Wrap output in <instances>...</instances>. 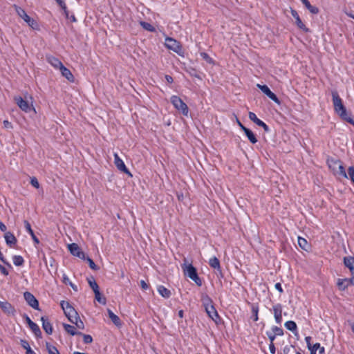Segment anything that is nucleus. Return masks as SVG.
I'll return each instance as SVG.
<instances>
[{"label":"nucleus","instance_id":"nucleus-46","mask_svg":"<svg viewBox=\"0 0 354 354\" xmlns=\"http://www.w3.org/2000/svg\"><path fill=\"white\" fill-rule=\"evenodd\" d=\"M248 117L250 120H252L254 123H255L257 125L259 124H261V120L259 119L256 114L253 112H249Z\"/></svg>","mask_w":354,"mask_h":354},{"label":"nucleus","instance_id":"nucleus-61","mask_svg":"<svg viewBox=\"0 0 354 354\" xmlns=\"http://www.w3.org/2000/svg\"><path fill=\"white\" fill-rule=\"evenodd\" d=\"M269 349H270V352L272 354H274L275 353L276 348H275V346L274 344V342L270 343V344H269Z\"/></svg>","mask_w":354,"mask_h":354},{"label":"nucleus","instance_id":"nucleus-28","mask_svg":"<svg viewBox=\"0 0 354 354\" xmlns=\"http://www.w3.org/2000/svg\"><path fill=\"white\" fill-rule=\"evenodd\" d=\"M157 290L158 293L165 299L169 298L171 295V291L162 285L158 286L157 288Z\"/></svg>","mask_w":354,"mask_h":354},{"label":"nucleus","instance_id":"nucleus-8","mask_svg":"<svg viewBox=\"0 0 354 354\" xmlns=\"http://www.w3.org/2000/svg\"><path fill=\"white\" fill-rule=\"evenodd\" d=\"M24 297L26 303L35 310H40L39 301L36 297L30 292H25Z\"/></svg>","mask_w":354,"mask_h":354},{"label":"nucleus","instance_id":"nucleus-4","mask_svg":"<svg viewBox=\"0 0 354 354\" xmlns=\"http://www.w3.org/2000/svg\"><path fill=\"white\" fill-rule=\"evenodd\" d=\"M335 113L344 121H346L351 124L354 125V120L351 117V113H348L346 108L344 104L337 105L336 108H334Z\"/></svg>","mask_w":354,"mask_h":354},{"label":"nucleus","instance_id":"nucleus-42","mask_svg":"<svg viewBox=\"0 0 354 354\" xmlns=\"http://www.w3.org/2000/svg\"><path fill=\"white\" fill-rule=\"evenodd\" d=\"M46 346L48 354H60L58 349L55 346H53L48 342H46Z\"/></svg>","mask_w":354,"mask_h":354},{"label":"nucleus","instance_id":"nucleus-20","mask_svg":"<svg viewBox=\"0 0 354 354\" xmlns=\"http://www.w3.org/2000/svg\"><path fill=\"white\" fill-rule=\"evenodd\" d=\"M340 162V160L337 158H334L333 157H328L326 160V163L330 170L333 171V172L337 171V169L338 167V164Z\"/></svg>","mask_w":354,"mask_h":354},{"label":"nucleus","instance_id":"nucleus-23","mask_svg":"<svg viewBox=\"0 0 354 354\" xmlns=\"http://www.w3.org/2000/svg\"><path fill=\"white\" fill-rule=\"evenodd\" d=\"M59 69H60L62 76H64L65 78H66L71 82H74V76L68 68H67L64 65H62L59 68Z\"/></svg>","mask_w":354,"mask_h":354},{"label":"nucleus","instance_id":"nucleus-29","mask_svg":"<svg viewBox=\"0 0 354 354\" xmlns=\"http://www.w3.org/2000/svg\"><path fill=\"white\" fill-rule=\"evenodd\" d=\"M28 326L37 338H41V337H42L41 331L39 326L36 323L32 322V323L30 324V325H28Z\"/></svg>","mask_w":354,"mask_h":354},{"label":"nucleus","instance_id":"nucleus-13","mask_svg":"<svg viewBox=\"0 0 354 354\" xmlns=\"http://www.w3.org/2000/svg\"><path fill=\"white\" fill-rule=\"evenodd\" d=\"M0 308L8 316H15V315L16 310H15V307L7 301H0Z\"/></svg>","mask_w":354,"mask_h":354},{"label":"nucleus","instance_id":"nucleus-45","mask_svg":"<svg viewBox=\"0 0 354 354\" xmlns=\"http://www.w3.org/2000/svg\"><path fill=\"white\" fill-rule=\"evenodd\" d=\"M75 318V324L76 325L77 328L79 329L84 330V324L80 318L79 315H77L74 317Z\"/></svg>","mask_w":354,"mask_h":354},{"label":"nucleus","instance_id":"nucleus-64","mask_svg":"<svg viewBox=\"0 0 354 354\" xmlns=\"http://www.w3.org/2000/svg\"><path fill=\"white\" fill-rule=\"evenodd\" d=\"M274 287L280 293H282L283 292L281 284L280 283H275Z\"/></svg>","mask_w":354,"mask_h":354},{"label":"nucleus","instance_id":"nucleus-43","mask_svg":"<svg viewBox=\"0 0 354 354\" xmlns=\"http://www.w3.org/2000/svg\"><path fill=\"white\" fill-rule=\"evenodd\" d=\"M201 57L208 64H214V59L205 52L200 53Z\"/></svg>","mask_w":354,"mask_h":354},{"label":"nucleus","instance_id":"nucleus-44","mask_svg":"<svg viewBox=\"0 0 354 354\" xmlns=\"http://www.w3.org/2000/svg\"><path fill=\"white\" fill-rule=\"evenodd\" d=\"M272 310L274 315H282V305L281 304H277L273 306Z\"/></svg>","mask_w":354,"mask_h":354},{"label":"nucleus","instance_id":"nucleus-55","mask_svg":"<svg viewBox=\"0 0 354 354\" xmlns=\"http://www.w3.org/2000/svg\"><path fill=\"white\" fill-rule=\"evenodd\" d=\"M258 126L262 127L266 132L270 131L269 127L263 121H261V124H259Z\"/></svg>","mask_w":354,"mask_h":354},{"label":"nucleus","instance_id":"nucleus-40","mask_svg":"<svg viewBox=\"0 0 354 354\" xmlns=\"http://www.w3.org/2000/svg\"><path fill=\"white\" fill-rule=\"evenodd\" d=\"M140 26L146 30L153 32L156 31V28L150 24L146 21H141L140 22Z\"/></svg>","mask_w":354,"mask_h":354},{"label":"nucleus","instance_id":"nucleus-53","mask_svg":"<svg viewBox=\"0 0 354 354\" xmlns=\"http://www.w3.org/2000/svg\"><path fill=\"white\" fill-rule=\"evenodd\" d=\"M266 335H267L270 343L274 342V341L277 337L275 335V334H274L272 331H267Z\"/></svg>","mask_w":354,"mask_h":354},{"label":"nucleus","instance_id":"nucleus-41","mask_svg":"<svg viewBox=\"0 0 354 354\" xmlns=\"http://www.w3.org/2000/svg\"><path fill=\"white\" fill-rule=\"evenodd\" d=\"M298 245H299V247L301 249H303L306 251L308 250V244L306 239H305L304 238H302L300 236L298 237Z\"/></svg>","mask_w":354,"mask_h":354},{"label":"nucleus","instance_id":"nucleus-5","mask_svg":"<svg viewBox=\"0 0 354 354\" xmlns=\"http://www.w3.org/2000/svg\"><path fill=\"white\" fill-rule=\"evenodd\" d=\"M60 306L69 322H73V317L78 315L75 309L67 301H62Z\"/></svg>","mask_w":354,"mask_h":354},{"label":"nucleus","instance_id":"nucleus-11","mask_svg":"<svg viewBox=\"0 0 354 354\" xmlns=\"http://www.w3.org/2000/svg\"><path fill=\"white\" fill-rule=\"evenodd\" d=\"M290 13L292 15V16L294 17V19H295V24L297 25V26L302 30L304 32H310V30L308 28H307L305 24L302 22L297 11L293 8H290Z\"/></svg>","mask_w":354,"mask_h":354},{"label":"nucleus","instance_id":"nucleus-22","mask_svg":"<svg viewBox=\"0 0 354 354\" xmlns=\"http://www.w3.org/2000/svg\"><path fill=\"white\" fill-rule=\"evenodd\" d=\"M47 62L55 68H59L62 65V62L57 57L53 55L46 56Z\"/></svg>","mask_w":354,"mask_h":354},{"label":"nucleus","instance_id":"nucleus-34","mask_svg":"<svg viewBox=\"0 0 354 354\" xmlns=\"http://www.w3.org/2000/svg\"><path fill=\"white\" fill-rule=\"evenodd\" d=\"M20 344L21 347L26 350V354H36L35 351L31 349L28 342L26 339H21Z\"/></svg>","mask_w":354,"mask_h":354},{"label":"nucleus","instance_id":"nucleus-63","mask_svg":"<svg viewBox=\"0 0 354 354\" xmlns=\"http://www.w3.org/2000/svg\"><path fill=\"white\" fill-rule=\"evenodd\" d=\"M275 322L278 324H281L282 322V315H274Z\"/></svg>","mask_w":354,"mask_h":354},{"label":"nucleus","instance_id":"nucleus-49","mask_svg":"<svg viewBox=\"0 0 354 354\" xmlns=\"http://www.w3.org/2000/svg\"><path fill=\"white\" fill-rule=\"evenodd\" d=\"M83 337V341L84 344H91L93 342V337L90 335H86L82 333V335H80Z\"/></svg>","mask_w":354,"mask_h":354},{"label":"nucleus","instance_id":"nucleus-52","mask_svg":"<svg viewBox=\"0 0 354 354\" xmlns=\"http://www.w3.org/2000/svg\"><path fill=\"white\" fill-rule=\"evenodd\" d=\"M30 184L32 186H33L34 187H35L37 189H38L39 187V183L36 177L31 178Z\"/></svg>","mask_w":354,"mask_h":354},{"label":"nucleus","instance_id":"nucleus-39","mask_svg":"<svg viewBox=\"0 0 354 354\" xmlns=\"http://www.w3.org/2000/svg\"><path fill=\"white\" fill-rule=\"evenodd\" d=\"M82 259L85 260L88 262L90 268L92 269L93 270L97 271L100 269V267L97 266L93 260L92 259H91L89 257L85 255V259Z\"/></svg>","mask_w":354,"mask_h":354},{"label":"nucleus","instance_id":"nucleus-12","mask_svg":"<svg viewBox=\"0 0 354 354\" xmlns=\"http://www.w3.org/2000/svg\"><path fill=\"white\" fill-rule=\"evenodd\" d=\"M15 102L19 107L24 111L28 113L31 110H35L32 105H30L28 102L24 100V98L21 96H17L15 97Z\"/></svg>","mask_w":354,"mask_h":354},{"label":"nucleus","instance_id":"nucleus-51","mask_svg":"<svg viewBox=\"0 0 354 354\" xmlns=\"http://www.w3.org/2000/svg\"><path fill=\"white\" fill-rule=\"evenodd\" d=\"M348 174L351 180L354 183V166H351L348 167Z\"/></svg>","mask_w":354,"mask_h":354},{"label":"nucleus","instance_id":"nucleus-60","mask_svg":"<svg viewBox=\"0 0 354 354\" xmlns=\"http://www.w3.org/2000/svg\"><path fill=\"white\" fill-rule=\"evenodd\" d=\"M140 286L145 290H147L149 288V284L147 283L144 280L140 281Z\"/></svg>","mask_w":354,"mask_h":354},{"label":"nucleus","instance_id":"nucleus-27","mask_svg":"<svg viewBox=\"0 0 354 354\" xmlns=\"http://www.w3.org/2000/svg\"><path fill=\"white\" fill-rule=\"evenodd\" d=\"M63 327L64 328V330L71 335L72 336H74V335H82V332H79V331H77L75 330V328L72 326V325H70L68 324H65L64 323L63 324Z\"/></svg>","mask_w":354,"mask_h":354},{"label":"nucleus","instance_id":"nucleus-36","mask_svg":"<svg viewBox=\"0 0 354 354\" xmlns=\"http://www.w3.org/2000/svg\"><path fill=\"white\" fill-rule=\"evenodd\" d=\"M95 294V299L97 300V302L102 305H105L106 303V299L105 297H104L101 292H100V290L94 292Z\"/></svg>","mask_w":354,"mask_h":354},{"label":"nucleus","instance_id":"nucleus-48","mask_svg":"<svg viewBox=\"0 0 354 354\" xmlns=\"http://www.w3.org/2000/svg\"><path fill=\"white\" fill-rule=\"evenodd\" d=\"M190 279H192L193 281L195 282V283L198 286H202V280L201 279L198 277V272L196 273L192 278H190Z\"/></svg>","mask_w":354,"mask_h":354},{"label":"nucleus","instance_id":"nucleus-38","mask_svg":"<svg viewBox=\"0 0 354 354\" xmlns=\"http://www.w3.org/2000/svg\"><path fill=\"white\" fill-rule=\"evenodd\" d=\"M13 263L16 266H22L24 263V259L23 257L20 255H15L12 257Z\"/></svg>","mask_w":354,"mask_h":354},{"label":"nucleus","instance_id":"nucleus-25","mask_svg":"<svg viewBox=\"0 0 354 354\" xmlns=\"http://www.w3.org/2000/svg\"><path fill=\"white\" fill-rule=\"evenodd\" d=\"M284 326L288 330L292 331L295 336H298L297 326L295 322L292 320L287 321Z\"/></svg>","mask_w":354,"mask_h":354},{"label":"nucleus","instance_id":"nucleus-32","mask_svg":"<svg viewBox=\"0 0 354 354\" xmlns=\"http://www.w3.org/2000/svg\"><path fill=\"white\" fill-rule=\"evenodd\" d=\"M331 95L334 108H336L337 105H339L343 103L342 100L339 97L337 91H333Z\"/></svg>","mask_w":354,"mask_h":354},{"label":"nucleus","instance_id":"nucleus-33","mask_svg":"<svg viewBox=\"0 0 354 354\" xmlns=\"http://www.w3.org/2000/svg\"><path fill=\"white\" fill-rule=\"evenodd\" d=\"M337 165H338V167H337V171L334 172V174H337V175H339L340 176H342L344 178H348V175H347V174L346 172L345 168L343 166L341 160H340V162Z\"/></svg>","mask_w":354,"mask_h":354},{"label":"nucleus","instance_id":"nucleus-31","mask_svg":"<svg viewBox=\"0 0 354 354\" xmlns=\"http://www.w3.org/2000/svg\"><path fill=\"white\" fill-rule=\"evenodd\" d=\"M251 310H252V317L251 319L254 322H257L259 320V305L258 304H252L251 305Z\"/></svg>","mask_w":354,"mask_h":354},{"label":"nucleus","instance_id":"nucleus-47","mask_svg":"<svg viewBox=\"0 0 354 354\" xmlns=\"http://www.w3.org/2000/svg\"><path fill=\"white\" fill-rule=\"evenodd\" d=\"M272 332L275 334L276 336H282L283 335V330L281 328L273 326L272 327Z\"/></svg>","mask_w":354,"mask_h":354},{"label":"nucleus","instance_id":"nucleus-16","mask_svg":"<svg viewBox=\"0 0 354 354\" xmlns=\"http://www.w3.org/2000/svg\"><path fill=\"white\" fill-rule=\"evenodd\" d=\"M4 238L6 244L10 248H15L17 243V239L11 232H6Z\"/></svg>","mask_w":354,"mask_h":354},{"label":"nucleus","instance_id":"nucleus-26","mask_svg":"<svg viewBox=\"0 0 354 354\" xmlns=\"http://www.w3.org/2000/svg\"><path fill=\"white\" fill-rule=\"evenodd\" d=\"M243 131L244 132L245 135L246 136V137L248 138V139L252 144H256L258 142V140L256 138V136L252 131V130H250V129L246 127L243 129Z\"/></svg>","mask_w":354,"mask_h":354},{"label":"nucleus","instance_id":"nucleus-37","mask_svg":"<svg viewBox=\"0 0 354 354\" xmlns=\"http://www.w3.org/2000/svg\"><path fill=\"white\" fill-rule=\"evenodd\" d=\"M87 281L93 292L100 290L99 286L97 285L93 277L91 276V277L87 278Z\"/></svg>","mask_w":354,"mask_h":354},{"label":"nucleus","instance_id":"nucleus-7","mask_svg":"<svg viewBox=\"0 0 354 354\" xmlns=\"http://www.w3.org/2000/svg\"><path fill=\"white\" fill-rule=\"evenodd\" d=\"M257 86L263 93L267 97H268L270 100L274 102L277 104H281V101L278 98V97L270 89V88L266 85H261L257 84Z\"/></svg>","mask_w":354,"mask_h":354},{"label":"nucleus","instance_id":"nucleus-15","mask_svg":"<svg viewBox=\"0 0 354 354\" xmlns=\"http://www.w3.org/2000/svg\"><path fill=\"white\" fill-rule=\"evenodd\" d=\"M350 285L354 286V276L351 278L337 279V286L339 290H345Z\"/></svg>","mask_w":354,"mask_h":354},{"label":"nucleus","instance_id":"nucleus-24","mask_svg":"<svg viewBox=\"0 0 354 354\" xmlns=\"http://www.w3.org/2000/svg\"><path fill=\"white\" fill-rule=\"evenodd\" d=\"M301 1L310 13L313 15H317L319 13V9L317 6H312L308 0H301Z\"/></svg>","mask_w":354,"mask_h":354},{"label":"nucleus","instance_id":"nucleus-50","mask_svg":"<svg viewBox=\"0 0 354 354\" xmlns=\"http://www.w3.org/2000/svg\"><path fill=\"white\" fill-rule=\"evenodd\" d=\"M59 6L61 7L62 10L64 11L66 17L69 18V12L67 9L65 2L62 0V3H61V5H59Z\"/></svg>","mask_w":354,"mask_h":354},{"label":"nucleus","instance_id":"nucleus-18","mask_svg":"<svg viewBox=\"0 0 354 354\" xmlns=\"http://www.w3.org/2000/svg\"><path fill=\"white\" fill-rule=\"evenodd\" d=\"M344 264L348 268L352 276H354V257L351 256L344 257Z\"/></svg>","mask_w":354,"mask_h":354},{"label":"nucleus","instance_id":"nucleus-2","mask_svg":"<svg viewBox=\"0 0 354 354\" xmlns=\"http://www.w3.org/2000/svg\"><path fill=\"white\" fill-rule=\"evenodd\" d=\"M14 8L15 12L18 15L19 17L24 19V21L27 23V24L31 27L33 30H39V26L38 23L32 18L29 17L25 10L20 6L17 5H14Z\"/></svg>","mask_w":354,"mask_h":354},{"label":"nucleus","instance_id":"nucleus-21","mask_svg":"<svg viewBox=\"0 0 354 354\" xmlns=\"http://www.w3.org/2000/svg\"><path fill=\"white\" fill-rule=\"evenodd\" d=\"M107 313H108L109 317L111 319L112 322L117 327L120 328L122 325V321L120 319V317L118 315H116L115 314H114V313L110 309H107Z\"/></svg>","mask_w":354,"mask_h":354},{"label":"nucleus","instance_id":"nucleus-59","mask_svg":"<svg viewBox=\"0 0 354 354\" xmlns=\"http://www.w3.org/2000/svg\"><path fill=\"white\" fill-rule=\"evenodd\" d=\"M311 337L310 336H307L305 337V341L306 342V344H307V348H310V347L313 346V345L311 344Z\"/></svg>","mask_w":354,"mask_h":354},{"label":"nucleus","instance_id":"nucleus-30","mask_svg":"<svg viewBox=\"0 0 354 354\" xmlns=\"http://www.w3.org/2000/svg\"><path fill=\"white\" fill-rule=\"evenodd\" d=\"M308 350L310 351V354H316L317 350L319 351V354L325 353L324 347L321 346L319 343L314 344Z\"/></svg>","mask_w":354,"mask_h":354},{"label":"nucleus","instance_id":"nucleus-3","mask_svg":"<svg viewBox=\"0 0 354 354\" xmlns=\"http://www.w3.org/2000/svg\"><path fill=\"white\" fill-rule=\"evenodd\" d=\"M170 102L174 108L183 115H188L189 108L180 97L177 95H172L170 98Z\"/></svg>","mask_w":354,"mask_h":354},{"label":"nucleus","instance_id":"nucleus-1","mask_svg":"<svg viewBox=\"0 0 354 354\" xmlns=\"http://www.w3.org/2000/svg\"><path fill=\"white\" fill-rule=\"evenodd\" d=\"M201 301L208 316L218 324L221 322V317L214 306L212 299L207 295H203Z\"/></svg>","mask_w":354,"mask_h":354},{"label":"nucleus","instance_id":"nucleus-10","mask_svg":"<svg viewBox=\"0 0 354 354\" xmlns=\"http://www.w3.org/2000/svg\"><path fill=\"white\" fill-rule=\"evenodd\" d=\"M68 249L72 255L81 259H85V253L82 250V249L77 243H73L68 244Z\"/></svg>","mask_w":354,"mask_h":354},{"label":"nucleus","instance_id":"nucleus-57","mask_svg":"<svg viewBox=\"0 0 354 354\" xmlns=\"http://www.w3.org/2000/svg\"><path fill=\"white\" fill-rule=\"evenodd\" d=\"M189 74L192 75V76H194L196 78H198V79H201V77L200 75L197 73V71L196 69L194 68H192L191 71H189Z\"/></svg>","mask_w":354,"mask_h":354},{"label":"nucleus","instance_id":"nucleus-62","mask_svg":"<svg viewBox=\"0 0 354 354\" xmlns=\"http://www.w3.org/2000/svg\"><path fill=\"white\" fill-rule=\"evenodd\" d=\"M3 127L6 129H12V123L10 122L8 120H4L3 121Z\"/></svg>","mask_w":354,"mask_h":354},{"label":"nucleus","instance_id":"nucleus-14","mask_svg":"<svg viewBox=\"0 0 354 354\" xmlns=\"http://www.w3.org/2000/svg\"><path fill=\"white\" fill-rule=\"evenodd\" d=\"M114 163L116 166V167L121 171L125 173L129 176H132L131 173L129 171V170L126 167L124 162L123 160L119 157L118 153L114 154Z\"/></svg>","mask_w":354,"mask_h":354},{"label":"nucleus","instance_id":"nucleus-35","mask_svg":"<svg viewBox=\"0 0 354 354\" xmlns=\"http://www.w3.org/2000/svg\"><path fill=\"white\" fill-rule=\"evenodd\" d=\"M209 265L214 269H220V261L216 257L210 258L209 260Z\"/></svg>","mask_w":354,"mask_h":354},{"label":"nucleus","instance_id":"nucleus-54","mask_svg":"<svg viewBox=\"0 0 354 354\" xmlns=\"http://www.w3.org/2000/svg\"><path fill=\"white\" fill-rule=\"evenodd\" d=\"M292 348H295V346L293 345H286L283 347V354H289Z\"/></svg>","mask_w":354,"mask_h":354},{"label":"nucleus","instance_id":"nucleus-9","mask_svg":"<svg viewBox=\"0 0 354 354\" xmlns=\"http://www.w3.org/2000/svg\"><path fill=\"white\" fill-rule=\"evenodd\" d=\"M182 268L183 270L184 274L189 279L197 273L196 268L192 263H188L186 259H184V263L182 264Z\"/></svg>","mask_w":354,"mask_h":354},{"label":"nucleus","instance_id":"nucleus-6","mask_svg":"<svg viewBox=\"0 0 354 354\" xmlns=\"http://www.w3.org/2000/svg\"><path fill=\"white\" fill-rule=\"evenodd\" d=\"M165 46L167 48L173 50L179 55H181L183 53L180 42L171 37L166 38Z\"/></svg>","mask_w":354,"mask_h":354},{"label":"nucleus","instance_id":"nucleus-58","mask_svg":"<svg viewBox=\"0 0 354 354\" xmlns=\"http://www.w3.org/2000/svg\"><path fill=\"white\" fill-rule=\"evenodd\" d=\"M0 271L5 276H8L9 274L8 270L1 264H0Z\"/></svg>","mask_w":354,"mask_h":354},{"label":"nucleus","instance_id":"nucleus-17","mask_svg":"<svg viewBox=\"0 0 354 354\" xmlns=\"http://www.w3.org/2000/svg\"><path fill=\"white\" fill-rule=\"evenodd\" d=\"M41 321L42 322V328L44 330V331L48 335H51L53 331V328L51 323L49 322L48 317H45V316H42L41 317Z\"/></svg>","mask_w":354,"mask_h":354},{"label":"nucleus","instance_id":"nucleus-56","mask_svg":"<svg viewBox=\"0 0 354 354\" xmlns=\"http://www.w3.org/2000/svg\"><path fill=\"white\" fill-rule=\"evenodd\" d=\"M258 126L262 127L266 132L270 131L269 127L263 121H261V124H259Z\"/></svg>","mask_w":354,"mask_h":354},{"label":"nucleus","instance_id":"nucleus-19","mask_svg":"<svg viewBox=\"0 0 354 354\" xmlns=\"http://www.w3.org/2000/svg\"><path fill=\"white\" fill-rule=\"evenodd\" d=\"M24 227H25L26 232L31 236V238H32L33 242L35 244H39V240L35 234L34 231L32 230L30 223L26 220H25L24 221Z\"/></svg>","mask_w":354,"mask_h":354}]
</instances>
